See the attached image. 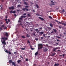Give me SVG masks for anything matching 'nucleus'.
<instances>
[{
  "instance_id": "obj_1",
  "label": "nucleus",
  "mask_w": 66,
  "mask_h": 66,
  "mask_svg": "<svg viewBox=\"0 0 66 66\" xmlns=\"http://www.w3.org/2000/svg\"><path fill=\"white\" fill-rule=\"evenodd\" d=\"M43 44H38V49H40L43 48Z\"/></svg>"
},
{
  "instance_id": "obj_2",
  "label": "nucleus",
  "mask_w": 66,
  "mask_h": 66,
  "mask_svg": "<svg viewBox=\"0 0 66 66\" xmlns=\"http://www.w3.org/2000/svg\"><path fill=\"white\" fill-rule=\"evenodd\" d=\"M2 38L3 40V41L2 42H5V40H7V37H2Z\"/></svg>"
},
{
  "instance_id": "obj_3",
  "label": "nucleus",
  "mask_w": 66,
  "mask_h": 66,
  "mask_svg": "<svg viewBox=\"0 0 66 66\" xmlns=\"http://www.w3.org/2000/svg\"><path fill=\"white\" fill-rule=\"evenodd\" d=\"M51 3H52L51 4H50V5L51 6H52V5H55V2H53V1H51Z\"/></svg>"
},
{
  "instance_id": "obj_4",
  "label": "nucleus",
  "mask_w": 66,
  "mask_h": 66,
  "mask_svg": "<svg viewBox=\"0 0 66 66\" xmlns=\"http://www.w3.org/2000/svg\"><path fill=\"white\" fill-rule=\"evenodd\" d=\"M3 34L4 36H6L7 37H8V36H9L8 33L6 32H4Z\"/></svg>"
},
{
  "instance_id": "obj_5",
  "label": "nucleus",
  "mask_w": 66,
  "mask_h": 66,
  "mask_svg": "<svg viewBox=\"0 0 66 66\" xmlns=\"http://www.w3.org/2000/svg\"><path fill=\"white\" fill-rule=\"evenodd\" d=\"M22 10L23 11H26H26H27V12H28V11H29L28 9L27 8H23L22 9Z\"/></svg>"
},
{
  "instance_id": "obj_6",
  "label": "nucleus",
  "mask_w": 66,
  "mask_h": 66,
  "mask_svg": "<svg viewBox=\"0 0 66 66\" xmlns=\"http://www.w3.org/2000/svg\"><path fill=\"white\" fill-rule=\"evenodd\" d=\"M26 16H21V18H20L19 19V20H22V18H26Z\"/></svg>"
},
{
  "instance_id": "obj_7",
  "label": "nucleus",
  "mask_w": 66,
  "mask_h": 66,
  "mask_svg": "<svg viewBox=\"0 0 66 66\" xmlns=\"http://www.w3.org/2000/svg\"><path fill=\"white\" fill-rule=\"evenodd\" d=\"M9 10H14V6H12L11 7H9Z\"/></svg>"
},
{
  "instance_id": "obj_8",
  "label": "nucleus",
  "mask_w": 66,
  "mask_h": 66,
  "mask_svg": "<svg viewBox=\"0 0 66 66\" xmlns=\"http://www.w3.org/2000/svg\"><path fill=\"white\" fill-rule=\"evenodd\" d=\"M44 34V32L43 31H42L41 32H39V35H42V34Z\"/></svg>"
},
{
  "instance_id": "obj_9",
  "label": "nucleus",
  "mask_w": 66,
  "mask_h": 66,
  "mask_svg": "<svg viewBox=\"0 0 66 66\" xmlns=\"http://www.w3.org/2000/svg\"><path fill=\"white\" fill-rule=\"evenodd\" d=\"M59 65H60V64H59V63H57V64L56 63H55L54 65V66H59Z\"/></svg>"
},
{
  "instance_id": "obj_10",
  "label": "nucleus",
  "mask_w": 66,
  "mask_h": 66,
  "mask_svg": "<svg viewBox=\"0 0 66 66\" xmlns=\"http://www.w3.org/2000/svg\"><path fill=\"white\" fill-rule=\"evenodd\" d=\"M21 62V60H18L17 61V62H18V64H19V63H20Z\"/></svg>"
},
{
  "instance_id": "obj_11",
  "label": "nucleus",
  "mask_w": 66,
  "mask_h": 66,
  "mask_svg": "<svg viewBox=\"0 0 66 66\" xmlns=\"http://www.w3.org/2000/svg\"><path fill=\"white\" fill-rule=\"evenodd\" d=\"M9 64H11V63L13 62H12V60H9Z\"/></svg>"
},
{
  "instance_id": "obj_12",
  "label": "nucleus",
  "mask_w": 66,
  "mask_h": 66,
  "mask_svg": "<svg viewBox=\"0 0 66 66\" xmlns=\"http://www.w3.org/2000/svg\"><path fill=\"white\" fill-rule=\"evenodd\" d=\"M12 65H14V66H16V64H15V63L14 62H13L12 63Z\"/></svg>"
},
{
  "instance_id": "obj_13",
  "label": "nucleus",
  "mask_w": 66,
  "mask_h": 66,
  "mask_svg": "<svg viewBox=\"0 0 66 66\" xmlns=\"http://www.w3.org/2000/svg\"><path fill=\"white\" fill-rule=\"evenodd\" d=\"M39 18L40 19H41V20H43V21L44 20V19H43L42 18L40 17H39Z\"/></svg>"
},
{
  "instance_id": "obj_14",
  "label": "nucleus",
  "mask_w": 66,
  "mask_h": 66,
  "mask_svg": "<svg viewBox=\"0 0 66 66\" xmlns=\"http://www.w3.org/2000/svg\"><path fill=\"white\" fill-rule=\"evenodd\" d=\"M50 26L51 28H53V24H52V23H51L50 24Z\"/></svg>"
},
{
  "instance_id": "obj_15",
  "label": "nucleus",
  "mask_w": 66,
  "mask_h": 66,
  "mask_svg": "<svg viewBox=\"0 0 66 66\" xmlns=\"http://www.w3.org/2000/svg\"><path fill=\"white\" fill-rule=\"evenodd\" d=\"M24 4L25 5H29V4L26 2H24Z\"/></svg>"
},
{
  "instance_id": "obj_16",
  "label": "nucleus",
  "mask_w": 66,
  "mask_h": 66,
  "mask_svg": "<svg viewBox=\"0 0 66 66\" xmlns=\"http://www.w3.org/2000/svg\"><path fill=\"white\" fill-rule=\"evenodd\" d=\"M38 54V51H37L36 53L35 54V55L36 56Z\"/></svg>"
},
{
  "instance_id": "obj_17",
  "label": "nucleus",
  "mask_w": 66,
  "mask_h": 66,
  "mask_svg": "<svg viewBox=\"0 0 66 66\" xmlns=\"http://www.w3.org/2000/svg\"><path fill=\"white\" fill-rule=\"evenodd\" d=\"M53 30L55 33H56V32L57 31V30H56V29H53Z\"/></svg>"
},
{
  "instance_id": "obj_18",
  "label": "nucleus",
  "mask_w": 66,
  "mask_h": 66,
  "mask_svg": "<svg viewBox=\"0 0 66 66\" xmlns=\"http://www.w3.org/2000/svg\"><path fill=\"white\" fill-rule=\"evenodd\" d=\"M56 54V53H52V55H51V56H54V55H55Z\"/></svg>"
},
{
  "instance_id": "obj_19",
  "label": "nucleus",
  "mask_w": 66,
  "mask_h": 66,
  "mask_svg": "<svg viewBox=\"0 0 66 66\" xmlns=\"http://www.w3.org/2000/svg\"><path fill=\"white\" fill-rule=\"evenodd\" d=\"M43 51L44 52H46V51H48V49L43 50Z\"/></svg>"
},
{
  "instance_id": "obj_20",
  "label": "nucleus",
  "mask_w": 66,
  "mask_h": 66,
  "mask_svg": "<svg viewBox=\"0 0 66 66\" xmlns=\"http://www.w3.org/2000/svg\"><path fill=\"white\" fill-rule=\"evenodd\" d=\"M26 37H30V35L28 34H27Z\"/></svg>"
},
{
  "instance_id": "obj_21",
  "label": "nucleus",
  "mask_w": 66,
  "mask_h": 66,
  "mask_svg": "<svg viewBox=\"0 0 66 66\" xmlns=\"http://www.w3.org/2000/svg\"><path fill=\"white\" fill-rule=\"evenodd\" d=\"M3 45H4V46L6 45V42H2Z\"/></svg>"
},
{
  "instance_id": "obj_22",
  "label": "nucleus",
  "mask_w": 66,
  "mask_h": 66,
  "mask_svg": "<svg viewBox=\"0 0 66 66\" xmlns=\"http://www.w3.org/2000/svg\"><path fill=\"white\" fill-rule=\"evenodd\" d=\"M36 6L37 9H39V6H38V5H37V4H36Z\"/></svg>"
},
{
  "instance_id": "obj_23",
  "label": "nucleus",
  "mask_w": 66,
  "mask_h": 66,
  "mask_svg": "<svg viewBox=\"0 0 66 66\" xmlns=\"http://www.w3.org/2000/svg\"><path fill=\"white\" fill-rule=\"evenodd\" d=\"M47 29H48L49 30V31H50V30H51V27H47Z\"/></svg>"
},
{
  "instance_id": "obj_24",
  "label": "nucleus",
  "mask_w": 66,
  "mask_h": 66,
  "mask_svg": "<svg viewBox=\"0 0 66 66\" xmlns=\"http://www.w3.org/2000/svg\"><path fill=\"white\" fill-rule=\"evenodd\" d=\"M38 29H35V31H36V32H37L38 31Z\"/></svg>"
},
{
  "instance_id": "obj_25",
  "label": "nucleus",
  "mask_w": 66,
  "mask_h": 66,
  "mask_svg": "<svg viewBox=\"0 0 66 66\" xmlns=\"http://www.w3.org/2000/svg\"><path fill=\"white\" fill-rule=\"evenodd\" d=\"M62 24H63V25H64V26H65L66 25V24L64 23H62Z\"/></svg>"
},
{
  "instance_id": "obj_26",
  "label": "nucleus",
  "mask_w": 66,
  "mask_h": 66,
  "mask_svg": "<svg viewBox=\"0 0 66 66\" xmlns=\"http://www.w3.org/2000/svg\"><path fill=\"white\" fill-rule=\"evenodd\" d=\"M35 39L36 40H38V38H35Z\"/></svg>"
},
{
  "instance_id": "obj_27",
  "label": "nucleus",
  "mask_w": 66,
  "mask_h": 66,
  "mask_svg": "<svg viewBox=\"0 0 66 66\" xmlns=\"http://www.w3.org/2000/svg\"><path fill=\"white\" fill-rule=\"evenodd\" d=\"M5 52H6V53H9V52L7 50H6L5 51Z\"/></svg>"
},
{
  "instance_id": "obj_28",
  "label": "nucleus",
  "mask_w": 66,
  "mask_h": 66,
  "mask_svg": "<svg viewBox=\"0 0 66 66\" xmlns=\"http://www.w3.org/2000/svg\"><path fill=\"white\" fill-rule=\"evenodd\" d=\"M29 7V6H25V8H28Z\"/></svg>"
},
{
  "instance_id": "obj_29",
  "label": "nucleus",
  "mask_w": 66,
  "mask_h": 66,
  "mask_svg": "<svg viewBox=\"0 0 66 66\" xmlns=\"http://www.w3.org/2000/svg\"><path fill=\"white\" fill-rule=\"evenodd\" d=\"M27 43H28V44H30V41H29V40H28Z\"/></svg>"
},
{
  "instance_id": "obj_30",
  "label": "nucleus",
  "mask_w": 66,
  "mask_h": 66,
  "mask_svg": "<svg viewBox=\"0 0 66 66\" xmlns=\"http://www.w3.org/2000/svg\"><path fill=\"white\" fill-rule=\"evenodd\" d=\"M13 14H15V13H16V11H13Z\"/></svg>"
},
{
  "instance_id": "obj_31",
  "label": "nucleus",
  "mask_w": 66,
  "mask_h": 66,
  "mask_svg": "<svg viewBox=\"0 0 66 66\" xmlns=\"http://www.w3.org/2000/svg\"><path fill=\"white\" fill-rule=\"evenodd\" d=\"M20 7V5H18V7Z\"/></svg>"
},
{
  "instance_id": "obj_32",
  "label": "nucleus",
  "mask_w": 66,
  "mask_h": 66,
  "mask_svg": "<svg viewBox=\"0 0 66 66\" xmlns=\"http://www.w3.org/2000/svg\"><path fill=\"white\" fill-rule=\"evenodd\" d=\"M25 49H26V48H21V50H25Z\"/></svg>"
},
{
  "instance_id": "obj_33",
  "label": "nucleus",
  "mask_w": 66,
  "mask_h": 66,
  "mask_svg": "<svg viewBox=\"0 0 66 66\" xmlns=\"http://www.w3.org/2000/svg\"><path fill=\"white\" fill-rule=\"evenodd\" d=\"M22 37L23 38H25V37L24 36H22Z\"/></svg>"
},
{
  "instance_id": "obj_34",
  "label": "nucleus",
  "mask_w": 66,
  "mask_h": 66,
  "mask_svg": "<svg viewBox=\"0 0 66 66\" xmlns=\"http://www.w3.org/2000/svg\"><path fill=\"white\" fill-rule=\"evenodd\" d=\"M62 22H59L58 24H62Z\"/></svg>"
},
{
  "instance_id": "obj_35",
  "label": "nucleus",
  "mask_w": 66,
  "mask_h": 66,
  "mask_svg": "<svg viewBox=\"0 0 66 66\" xmlns=\"http://www.w3.org/2000/svg\"><path fill=\"white\" fill-rule=\"evenodd\" d=\"M55 48V49H56V50L57 49H58L59 48V47H56Z\"/></svg>"
},
{
  "instance_id": "obj_36",
  "label": "nucleus",
  "mask_w": 66,
  "mask_h": 66,
  "mask_svg": "<svg viewBox=\"0 0 66 66\" xmlns=\"http://www.w3.org/2000/svg\"><path fill=\"white\" fill-rule=\"evenodd\" d=\"M53 51H56V50L55 48L54 49Z\"/></svg>"
},
{
  "instance_id": "obj_37",
  "label": "nucleus",
  "mask_w": 66,
  "mask_h": 66,
  "mask_svg": "<svg viewBox=\"0 0 66 66\" xmlns=\"http://www.w3.org/2000/svg\"><path fill=\"white\" fill-rule=\"evenodd\" d=\"M9 54H11V53L10 51L8 52Z\"/></svg>"
},
{
  "instance_id": "obj_38",
  "label": "nucleus",
  "mask_w": 66,
  "mask_h": 66,
  "mask_svg": "<svg viewBox=\"0 0 66 66\" xmlns=\"http://www.w3.org/2000/svg\"><path fill=\"white\" fill-rule=\"evenodd\" d=\"M9 22L7 21H6V23H7V24H8L9 23Z\"/></svg>"
},
{
  "instance_id": "obj_39",
  "label": "nucleus",
  "mask_w": 66,
  "mask_h": 66,
  "mask_svg": "<svg viewBox=\"0 0 66 66\" xmlns=\"http://www.w3.org/2000/svg\"><path fill=\"white\" fill-rule=\"evenodd\" d=\"M49 18H50V19H52V17L51 16H49Z\"/></svg>"
},
{
  "instance_id": "obj_40",
  "label": "nucleus",
  "mask_w": 66,
  "mask_h": 66,
  "mask_svg": "<svg viewBox=\"0 0 66 66\" xmlns=\"http://www.w3.org/2000/svg\"><path fill=\"white\" fill-rule=\"evenodd\" d=\"M26 61H29V60H28V59H26Z\"/></svg>"
},
{
  "instance_id": "obj_41",
  "label": "nucleus",
  "mask_w": 66,
  "mask_h": 66,
  "mask_svg": "<svg viewBox=\"0 0 66 66\" xmlns=\"http://www.w3.org/2000/svg\"><path fill=\"white\" fill-rule=\"evenodd\" d=\"M36 15H37V16H39V14H38V13L36 14Z\"/></svg>"
},
{
  "instance_id": "obj_42",
  "label": "nucleus",
  "mask_w": 66,
  "mask_h": 66,
  "mask_svg": "<svg viewBox=\"0 0 66 66\" xmlns=\"http://www.w3.org/2000/svg\"><path fill=\"white\" fill-rule=\"evenodd\" d=\"M56 40L57 42H60V40H59V39H57Z\"/></svg>"
},
{
  "instance_id": "obj_43",
  "label": "nucleus",
  "mask_w": 66,
  "mask_h": 66,
  "mask_svg": "<svg viewBox=\"0 0 66 66\" xmlns=\"http://www.w3.org/2000/svg\"><path fill=\"white\" fill-rule=\"evenodd\" d=\"M10 13H13V11H10Z\"/></svg>"
},
{
  "instance_id": "obj_44",
  "label": "nucleus",
  "mask_w": 66,
  "mask_h": 66,
  "mask_svg": "<svg viewBox=\"0 0 66 66\" xmlns=\"http://www.w3.org/2000/svg\"><path fill=\"white\" fill-rule=\"evenodd\" d=\"M39 29L40 30H42V29H43V28H42V27H40L39 28Z\"/></svg>"
},
{
  "instance_id": "obj_45",
  "label": "nucleus",
  "mask_w": 66,
  "mask_h": 66,
  "mask_svg": "<svg viewBox=\"0 0 66 66\" xmlns=\"http://www.w3.org/2000/svg\"><path fill=\"white\" fill-rule=\"evenodd\" d=\"M4 27V25H2V27Z\"/></svg>"
},
{
  "instance_id": "obj_46",
  "label": "nucleus",
  "mask_w": 66,
  "mask_h": 66,
  "mask_svg": "<svg viewBox=\"0 0 66 66\" xmlns=\"http://www.w3.org/2000/svg\"><path fill=\"white\" fill-rule=\"evenodd\" d=\"M32 11L34 13H35V10H32Z\"/></svg>"
},
{
  "instance_id": "obj_47",
  "label": "nucleus",
  "mask_w": 66,
  "mask_h": 66,
  "mask_svg": "<svg viewBox=\"0 0 66 66\" xmlns=\"http://www.w3.org/2000/svg\"><path fill=\"white\" fill-rule=\"evenodd\" d=\"M27 15L28 16H31V15H30V14H27Z\"/></svg>"
},
{
  "instance_id": "obj_48",
  "label": "nucleus",
  "mask_w": 66,
  "mask_h": 66,
  "mask_svg": "<svg viewBox=\"0 0 66 66\" xmlns=\"http://www.w3.org/2000/svg\"><path fill=\"white\" fill-rule=\"evenodd\" d=\"M27 15V14L26 13H25L24 14H23V15Z\"/></svg>"
},
{
  "instance_id": "obj_49",
  "label": "nucleus",
  "mask_w": 66,
  "mask_h": 66,
  "mask_svg": "<svg viewBox=\"0 0 66 66\" xmlns=\"http://www.w3.org/2000/svg\"><path fill=\"white\" fill-rule=\"evenodd\" d=\"M4 29H7V27H4Z\"/></svg>"
},
{
  "instance_id": "obj_50",
  "label": "nucleus",
  "mask_w": 66,
  "mask_h": 66,
  "mask_svg": "<svg viewBox=\"0 0 66 66\" xmlns=\"http://www.w3.org/2000/svg\"><path fill=\"white\" fill-rule=\"evenodd\" d=\"M20 57L21 59H23V57L21 55H20Z\"/></svg>"
},
{
  "instance_id": "obj_51",
  "label": "nucleus",
  "mask_w": 66,
  "mask_h": 66,
  "mask_svg": "<svg viewBox=\"0 0 66 66\" xmlns=\"http://www.w3.org/2000/svg\"><path fill=\"white\" fill-rule=\"evenodd\" d=\"M57 38H61V37L57 36Z\"/></svg>"
},
{
  "instance_id": "obj_52",
  "label": "nucleus",
  "mask_w": 66,
  "mask_h": 66,
  "mask_svg": "<svg viewBox=\"0 0 66 66\" xmlns=\"http://www.w3.org/2000/svg\"><path fill=\"white\" fill-rule=\"evenodd\" d=\"M62 11L63 12H65V10L64 9H63Z\"/></svg>"
},
{
  "instance_id": "obj_53",
  "label": "nucleus",
  "mask_w": 66,
  "mask_h": 66,
  "mask_svg": "<svg viewBox=\"0 0 66 66\" xmlns=\"http://www.w3.org/2000/svg\"><path fill=\"white\" fill-rule=\"evenodd\" d=\"M64 55H65V54H63L62 55V56L63 57H64Z\"/></svg>"
},
{
  "instance_id": "obj_54",
  "label": "nucleus",
  "mask_w": 66,
  "mask_h": 66,
  "mask_svg": "<svg viewBox=\"0 0 66 66\" xmlns=\"http://www.w3.org/2000/svg\"><path fill=\"white\" fill-rule=\"evenodd\" d=\"M55 21H56V22H59V21H58L57 20H56Z\"/></svg>"
},
{
  "instance_id": "obj_55",
  "label": "nucleus",
  "mask_w": 66,
  "mask_h": 66,
  "mask_svg": "<svg viewBox=\"0 0 66 66\" xmlns=\"http://www.w3.org/2000/svg\"><path fill=\"white\" fill-rule=\"evenodd\" d=\"M43 36H44V37H45V36H46V35L45 34H44Z\"/></svg>"
},
{
  "instance_id": "obj_56",
  "label": "nucleus",
  "mask_w": 66,
  "mask_h": 66,
  "mask_svg": "<svg viewBox=\"0 0 66 66\" xmlns=\"http://www.w3.org/2000/svg\"><path fill=\"white\" fill-rule=\"evenodd\" d=\"M14 16H15V17H16V16H17L16 15V14H14Z\"/></svg>"
},
{
  "instance_id": "obj_57",
  "label": "nucleus",
  "mask_w": 66,
  "mask_h": 66,
  "mask_svg": "<svg viewBox=\"0 0 66 66\" xmlns=\"http://www.w3.org/2000/svg\"><path fill=\"white\" fill-rule=\"evenodd\" d=\"M18 22H21V21L20 20H19L18 21Z\"/></svg>"
},
{
  "instance_id": "obj_58",
  "label": "nucleus",
  "mask_w": 66,
  "mask_h": 66,
  "mask_svg": "<svg viewBox=\"0 0 66 66\" xmlns=\"http://www.w3.org/2000/svg\"><path fill=\"white\" fill-rule=\"evenodd\" d=\"M8 22H10V19H8Z\"/></svg>"
},
{
  "instance_id": "obj_59",
  "label": "nucleus",
  "mask_w": 66,
  "mask_h": 66,
  "mask_svg": "<svg viewBox=\"0 0 66 66\" xmlns=\"http://www.w3.org/2000/svg\"><path fill=\"white\" fill-rule=\"evenodd\" d=\"M41 39H44V38L43 37H42L41 38Z\"/></svg>"
},
{
  "instance_id": "obj_60",
  "label": "nucleus",
  "mask_w": 66,
  "mask_h": 66,
  "mask_svg": "<svg viewBox=\"0 0 66 66\" xmlns=\"http://www.w3.org/2000/svg\"><path fill=\"white\" fill-rule=\"evenodd\" d=\"M49 37H50V36H48V38H49Z\"/></svg>"
},
{
  "instance_id": "obj_61",
  "label": "nucleus",
  "mask_w": 66,
  "mask_h": 66,
  "mask_svg": "<svg viewBox=\"0 0 66 66\" xmlns=\"http://www.w3.org/2000/svg\"><path fill=\"white\" fill-rule=\"evenodd\" d=\"M31 50H34V48H31Z\"/></svg>"
},
{
  "instance_id": "obj_62",
  "label": "nucleus",
  "mask_w": 66,
  "mask_h": 66,
  "mask_svg": "<svg viewBox=\"0 0 66 66\" xmlns=\"http://www.w3.org/2000/svg\"><path fill=\"white\" fill-rule=\"evenodd\" d=\"M5 20L6 21H7V19H5Z\"/></svg>"
},
{
  "instance_id": "obj_63",
  "label": "nucleus",
  "mask_w": 66,
  "mask_h": 66,
  "mask_svg": "<svg viewBox=\"0 0 66 66\" xmlns=\"http://www.w3.org/2000/svg\"><path fill=\"white\" fill-rule=\"evenodd\" d=\"M54 32L53 31H52L51 32V33H53Z\"/></svg>"
},
{
  "instance_id": "obj_64",
  "label": "nucleus",
  "mask_w": 66,
  "mask_h": 66,
  "mask_svg": "<svg viewBox=\"0 0 66 66\" xmlns=\"http://www.w3.org/2000/svg\"><path fill=\"white\" fill-rule=\"evenodd\" d=\"M56 45H58V44H59V43H56Z\"/></svg>"
}]
</instances>
